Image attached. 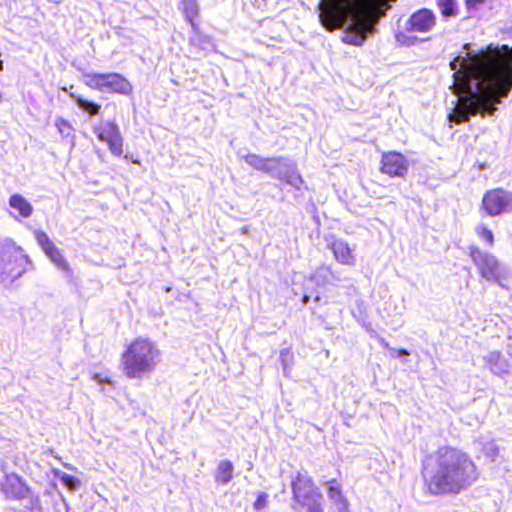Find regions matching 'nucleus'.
I'll list each match as a JSON object with an SVG mask.
<instances>
[{
	"mask_svg": "<svg viewBox=\"0 0 512 512\" xmlns=\"http://www.w3.org/2000/svg\"><path fill=\"white\" fill-rule=\"evenodd\" d=\"M450 62L457 96L450 122H466L471 116L493 115L512 90V47L489 45L478 52L470 44Z\"/></svg>",
	"mask_w": 512,
	"mask_h": 512,
	"instance_id": "obj_1",
	"label": "nucleus"
},
{
	"mask_svg": "<svg viewBox=\"0 0 512 512\" xmlns=\"http://www.w3.org/2000/svg\"><path fill=\"white\" fill-rule=\"evenodd\" d=\"M479 477L477 467L465 452L441 447L424 467L423 478L431 494H457L474 484Z\"/></svg>",
	"mask_w": 512,
	"mask_h": 512,
	"instance_id": "obj_2",
	"label": "nucleus"
},
{
	"mask_svg": "<svg viewBox=\"0 0 512 512\" xmlns=\"http://www.w3.org/2000/svg\"><path fill=\"white\" fill-rule=\"evenodd\" d=\"M161 361L158 345L148 338H136L121 356L123 373L131 379H143L154 372Z\"/></svg>",
	"mask_w": 512,
	"mask_h": 512,
	"instance_id": "obj_3",
	"label": "nucleus"
},
{
	"mask_svg": "<svg viewBox=\"0 0 512 512\" xmlns=\"http://www.w3.org/2000/svg\"><path fill=\"white\" fill-rule=\"evenodd\" d=\"M245 162L254 169L267 173L273 178L284 180L296 189H301L304 184L303 178L295 164L288 159L281 157L263 158L256 154H248L245 156Z\"/></svg>",
	"mask_w": 512,
	"mask_h": 512,
	"instance_id": "obj_4",
	"label": "nucleus"
},
{
	"mask_svg": "<svg viewBox=\"0 0 512 512\" xmlns=\"http://www.w3.org/2000/svg\"><path fill=\"white\" fill-rule=\"evenodd\" d=\"M291 487L295 512H324L323 495L307 473L298 472Z\"/></svg>",
	"mask_w": 512,
	"mask_h": 512,
	"instance_id": "obj_5",
	"label": "nucleus"
},
{
	"mask_svg": "<svg viewBox=\"0 0 512 512\" xmlns=\"http://www.w3.org/2000/svg\"><path fill=\"white\" fill-rule=\"evenodd\" d=\"M29 258L20 246L12 240L5 239L0 243V281L12 283L27 270Z\"/></svg>",
	"mask_w": 512,
	"mask_h": 512,
	"instance_id": "obj_6",
	"label": "nucleus"
},
{
	"mask_svg": "<svg viewBox=\"0 0 512 512\" xmlns=\"http://www.w3.org/2000/svg\"><path fill=\"white\" fill-rule=\"evenodd\" d=\"M469 256L483 279L499 284L502 280L507 279V268L494 255L482 251L476 246H471Z\"/></svg>",
	"mask_w": 512,
	"mask_h": 512,
	"instance_id": "obj_7",
	"label": "nucleus"
},
{
	"mask_svg": "<svg viewBox=\"0 0 512 512\" xmlns=\"http://www.w3.org/2000/svg\"><path fill=\"white\" fill-rule=\"evenodd\" d=\"M84 83L92 89L108 93L129 95L133 90L131 83L118 73L85 74Z\"/></svg>",
	"mask_w": 512,
	"mask_h": 512,
	"instance_id": "obj_8",
	"label": "nucleus"
},
{
	"mask_svg": "<svg viewBox=\"0 0 512 512\" xmlns=\"http://www.w3.org/2000/svg\"><path fill=\"white\" fill-rule=\"evenodd\" d=\"M93 132L100 141L107 144L113 155H122L123 137L119 126L114 121H101L93 127Z\"/></svg>",
	"mask_w": 512,
	"mask_h": 512,
	"instance_id": "obj_9",
	"label": "nucleus"
},
{
	"mask_svg": "<svg viewBox=\"0 0 512 512\" xmlns=\"http://www.w3.org/2000/svg\"><path fill=\"white\" fill-rule=\"evenodd\" d=\"M482 208L489 216H497L512 210V194L504 189H492L482 199Z\"/></svg>",
	"mask_w": 512,
	"mask_h": 512,
	"instance_id": "obj_10",
	"label": "nucleus"
},
{
	"mask_svg": "<svg viewBox=\"0 0 512 512\" xmlns=\"http://www.w3.org/2000/svg\"><path fill=\"white\" fill-rule=\"evenodd\" d=\"M34 237L39 246L42 248L43 252L54 263V265L58 269L69 273L70 267L64 258L62 251L55 246V244L50 240L49 236L44 231L37 229L34 230Z\"/></svg>",
	"mask_w": 512,
	"mask_h": 512,
	"instance_id": "obj_11",
	"label": "nucleus"
},
{
	"mask_svg": "<svg viewBox=\"0 0 512 512\" xmlns=\"http://www.w3.org/2000/svg\"><path fill=\"white\" fill-rule=\"evenodd\" d=\"M436 25L435 14L426 8L414 12L405 22V29L408 32L428 33Z\"/></svg>",
	"mask_w": 512,
	"mask_h": 512,
	"instance_id": "obj_12",
	"label": "nucleus"
},
{
	"mask_svg": "<svg viewBox=\"0 0 512 512\" xmlns=\"http://www.w3.org/2000/svg\"><path fill=\"white\" fill-rule=\"evenodd\" d=\"M408 169V161L402 154L391 151L382 155L380 167L382 173L391 177H404Z\"/></svg>",
	"mask_w": 512,
	"mask_h": 512,
	"instance_id": "obj_13",
	"label": "nucleus"
},
{
	"mask_svg": "<svg viewBox=\"0 0 512 512\" xmlns=\"http://www.w3.org/2000/svg\"><path fill=\"white\" fill-rule=\"evenodd\" d=\"M335 260L346 266H354L356 263L355 249L342 239L334 240L329 244Z\"/></svg>",
	"mask_w": 512,
	"mask_h": 512,
	"instance_id": "obj_14",
	"label": "nucleus"
},
{
	"mask_svg": "<svg viewBox=\"0 0 512 512\" xmlns=\"http://www.w3.org/2000/svg\"><path fill=\"white\" fill-rule=\"evenodd\" d=\"M3 491L7 498L16 500L26 498L29 495L27 485L14 473L5 476Z\"/></svg>",
	"mask_w": 512,
	"mask_h": 512,
	"instance_id": "obj_15",
	"label": "nucleus"
},
{
	"mask_svg": "<svg viewBox=\"0 0 512 512\" xmlns=\"http://www.w3.org/2000/svg\"><path fill=\"white\" fill-rule=\"evenodd\" d=\"M327 495L335 506L337 512H349V503L342 493V487L335 479L329 480L325 484Z\"/></svg>",
	"mask_w": 512,
	"mask_h": 512,
	"instance_id": "obj_16",
	"label": "nucleus"
},
{
	"mask_svg": "<svg viewBox=\"0 0 512 512\" xmlns=\"http://www.w3.org/2000/svg\"><path fill=\"white\" fill-rule=\"evenodd\" d=\"M483 359L493 374L500 376L508 373L510 365L499 351H491Z\"/></svg>",
	"mask_w": 512,
	"mask_h": 512,
	"instance_id": "obj_17",
	"label": "nucleus"
},
{
	"mask_svg": "<svg viewBox=\"0 0 512 512\" xmlns=\"http://www.w3.org/2000/svg\"><path fill=\"white\" fill-rule=\"evenodd\" d=\"M310 280L315 282L317 286H325L339 281V276L331 269L330 266L322 265L315 269L311 274Z\"/></svg>",
	"mask_w": 512,
	"mask_h": 512,
	"instance_id": "obj_18",
	"label": "nucleus"
},
{
	"mask_svg": "<svg viewBox=\"0 0 512 512\" xmlns=\"http://www.w3.org/2000/svg\"><path fill=\"white\" fill-rule=\"evenodd\" d=\"M234 465L230 460H221L215 470V481L227 485L233 479Z\"/></svg>",
	"mask_w": 512,
	"mask_h": 512,
	"instance_id": "obj_19",
	"label": "nucleus"
},
{
	"mask_svg": "<svg viewBox=\"0 0 512 512\" xmlns=\"http://www.w3.org/2000/svg\"><path fill=\"white\" fill-rule=\"evenodd\" d=\"M9 206L18 212L23 218H28L33 213V207L22 195L13 194L9 198Z\"/></svg>",
	"mask_w": 512,
	"mask_h": 512,
	"instance_id": "obj_20",
	"label": "nucleus"
},
{
	"mask_svg": "<svg viewBox=\"0 0 512 512\" xmlns=\"http://www.w3.org/2000/svg\"><path fill=\"white\" fill-rule=\"evenodd\" d=\"M55 126L62 139L67 140L73 146L75 135L72 125L63 118H57L55 121Z\"/></svg>",
	"mask_w": 512,
	"mask_h": 512,
	"instance_id": "obj_21",
	"label": "nucleus"
},
{
	"mask_svg": "<svg viewBox=\"0 0 512 512\" xmlns=\"http://www.w3.org/2000/svg\"><path fill=\"white\" fill-rule=\"evenodd\" d=\"M437 5L443 17L449 18L457 15L456 0H438Z\"/></svg>",
	"mask_w": 512,
	"mask_h": 512,
	"instance_id": "obj_22",
	"label": "nucleus"
},
{
	"mask_svg": "<svg viewBox=\"0 0 512 512\" xmlns=\"http://www.w3.org/2000/svg\"><path fill=\"white\" fill-rule=\"evenodd\" d=\"M477 236L484 241L488 246H493L494 235L493 232L484 224H479L475 227Z\"/></svg>",
	"mask_w": 512,
	"mask_h": 512,
	"instance_id": "obj_23",
	"label": "nucleus"
},
{
	"mask_svg": "<svg viewBox=\"0 0 512 512\" xmlns=\"http://www.w3.org/2000/svg\"><path fill=\"white\" fill-rule=\"evenodd\" d=\"M76 103L80 109L83 111L89 113L91 116L97 115L100 110V106L96 103L87 101L85 99H82L80 97L76 98Z\"/></svg>",
	"mask_w": 512,
	"mask_h": 512,
	"instance_id": "obj_24",
	"label": "nucleus"
},
{
	"mask_svg": "<svg viewBox=\"0 0 512 512\" xmlns=\"http://www.w3.org/2000/svg\"><path fill=\"white\" fill-rule=\"evenodd\" d=\"M61 482L70 490H76L80 486V480L67 473H61L58 475Z\"/></svg>",
	"mask_w": 512,
	"mask_h": 512,
	"instance_id": "obj_25",
	"label": "nucleus"
},
{
	"mask_svg": "<svg viewBox=\"0 0 512 512\" xmlns=\"http://www.w3.org/2000/svg\"><path fill=\"white\" fill-rule=\"evenodd\" d=\"M396 41L402 46H412L416 43L417 38L408 34V31H401L395 35Z\"/></svg>",
	"mask_w": 512,
	"mask_h": 512,
	"instance_id": "obj_26",
	"label": "nucleus"
},
{
	"mask_svg": "<svg viewBox=\"0 0 512 512\" xmlns=\"http://www.w3.org/2000/svg\"><path fill=\"white\" fill-rule=\"evenodd\" d=\"M268 495L266 493H260L254 502V509L258 512L262 511L267 507Z\"/></svg>",
	"mask_w": 512,
	"mask_h": 512,
	"instance_id": "obj_27",
	"label": "nucleus"
},
{
	"mask_svg": "<svg viewBox=\"0 0 512 512\" xmlns=\"http://www.w3.org/2000/svg\"><path fill=\"white\" fill-rule=\"evenodd\" d=\"M485 453L487 456L495 458L496 456H498L499 450L496 447V445L493 442H491L488 443L487 446L485 447Z\"/></svg>",
	"mask_w": 512,
	"mask_h": 512,
	"instance_id": "obj_28",
	"label": "nucleus"
},
{
	"mask_svg": "<svg viewBox=\"0 0 512 512\" xmlns=\"http://www.w3.org/2000/svg\"><path fill=\"white\" fill-rule=\"evenodd\" d=\"M185 11L188 17H193L194 15H196V4L193 0L187 1Z\"/></svg>",
	"mask_w": 512,
	"mask_h": 512,
	"instance_id": "obj_29",
	"label": "nucleus"
},
{
	"mask_svg": "<svg viewBox=\"0 0 512 512\" xmlns=\"http://www.w3.org/2000/svg\"><path fill=\"white\" fill-rule=\"evenodd\" d=\"M389 351H390V355L394 358H403V357H407L409 355V352L405 349L391 348Z\"/></svg>",
	"mask_w": 512,
	"mask_h": 512,
	"instance_id": "obj_30",
	"label": "nucleus"
},
{
	"mask_svg": "<svg viewBox=\"0 0 512 512\" xmlns=\"http://www.w3.org/2000/svg\"><path fill=\"white\" fill-rule=\"evenodd\" d=\"M290 356V351L287 350V349H284L281 351L280 353V357H281V360H282V364H283V370L284 372L286 373L287 371V368H288V357Z\"/></svg>",
	"mask_w": 512,
	"mask_h": 512,
	"instance_id": "obj_31",
	"label": "nucleus"
},
{
	"mask_svg": "<svg viewBox=\"0 0 512 512\" xmlns=\"http://www.w3.org/2000/svg\"><path fill=\"white\" fill-rule=\"evenodd\" d=\"M93 379H94L95 381H97L98 383H108V382H109V380H108V378H107V377H102V376H101V375H99V374H95V375L93 376Z\"/></svg>",
	"mask_w": 512,
	"mask_h": 512,
	"instance_id": "obj_32",
	"label": "nucleus"
},
{
	"mask_svg": "<svg viewBox=\"0 0 512 512\" xmlns=\"http://www.w3.org/2000/svg\"><path fill=\"white\" fill-rule=\"evenodd\" d=\"M484 0H466V4L469 8L475 7L477 4L483 3Z\"/></svg>",
	"mask_w": 512,
	"mask_h": 512,
	"instance_id": "obj_33",
	"label": "nucleus"
},
{
	"mask_svg": "<svg viewBox=\"0 0 512 512\" xmlns=\"http://www.w3.org/2000/svg\"><path fill=\"white\" fill-rule=\"evenodd\" d=\"M379 342H380V344H381L384 348H386V349H388V350H390V349H391V347L389 346L388 342H387L385 339L381 338V339L379 340Z\"/></svg>",
	"mask_w": 512,
	"mask_h": 512,
	"instance_id": "obj_34",
	"label": "nucleus"
},
{
	"mask_svg": "<svg viewBox=\"0 0 512 512\" xmlns=\"http://www.w3.org/2000/svg\"><path fill=\"white\" fill-rule=\"evenodd\" d=\"M308 300H309V297L305 295V296L303 297V302L306 304V303L308 302Z\"/></svg>",
	"mask_w": 512,
	"mask_h": 512,
	"instance_id": "obj_35",
	"label": "nucleus"
},
{
	"mask_svg": "<svg viewBox=\"0 0 512 512\" xmlns=\"http://www.w3.org/2000/svg\"><path fill=\"white\" fill-rule=\"evenodd\" d=\"M65 467L68 468L69 470H74V467L69 464H66Z\"/></svg>",
	"mask_w": 512,
	"mask_h": 512,
	"instance_id": "obj_36",
	"label": "nucleus"
},
{
	"mask_svg": "<svg viewBox=\"0 0 512 512\" xmlns=\"http://www.w3.org/2000/svg\"><path fill=\"white\" fill-rule=\"evenodd\" d=\"M3 69L2 61H0V71Z\"/></svg>",
	"mask_w": 512,
	"mask_h": 512,
	"instance_id": "obj_37",
	"label": "nucleus"
},
{
	"mask_svg": "<svg viewBox=\"0 0 512 512\" xmlns=\"http://www.w3.org/2000/svg\"><path fill=\"white\" fill-rule=\"evenodd\" d=\"M509 354L512 356V351L511 350L509 351Z\"/></svg>",
	"mask_w": 512,
	"mask_h": 512,
	"instance_id": "obj_38",
	"label": "nucleus"
}]
</instances>
